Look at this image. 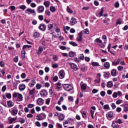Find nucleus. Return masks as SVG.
Masks as SVG:
<instances>
[{"instance_id":"f704fd0d","label":"nucleus","mask_w":128,"mask_h":128,"mask_svg":"<svg viewBox=\"0 0 128 128\" xmlns=\"http://www.w3.org/2000/svg\"><path fill=\"white\" fill-rule=\"evenodd\" d=\"M50 10L52 12H56V7L51 6L50 7Z\"/></svg>"},{"instance_id":"bb28decb","label":"nucleus","mask_w":128,"mask_h":128,"mask_svg":"<svg viewBox=\"0 0 128 128\" xmlns=\"http://www.w3.org/2000/svg\"><path fill=\"white\" fill-rule=\"evenodd\" d=\"M92 64L93 66H100V64L98 62H92Z\"/></svg>"},{"instance_id":"de8ad7c7","label":"nucleus","mask_w":128,"mask_h":128,"mask_svg":"<svg viewBox=\"0 0 128 128\" xmlns=\"http://www.w3.org/2000/svg\"><path fill=\"white\" fill-rule=\"evenodd\" d=\"M36 120H42V119L41 118L40 116L38 114L36 116Z\"/></svg>"},{"instance_id":"20e7f679","label":"nucleus","mask_w":128,"mask_h":128,"mask_svg":"<svg viewBox=\"0 0 128 128\" xmlns=\"http://www.w3.org/2000/svg\"><path fill=\"white\" fill-rule=\"evenodd\" d=\"M59 78L62 79L64 78V76H66V74L64 73V70H61L58 73Z\"/></svg>"},{"instance_id":"774afa93","label":"nucleus","mask_w":128,"mask_h":128,"mask_svg":"<svg viewBox=\"0 0 128 128\" xmlns=\"http://www.w3.org/2000/svg\"><path fill=\"white\" fill-rule=\"evenodd\" d=\"M26 74H25V73H22V74H21V78H26Z\"/></svg>"},{"instance_id":"c756f323","label":"nucleus","mask_w":128,"mask_h":128,"mask_svg":"<svg viewBox=\"0 0 128 128\" xmlns=\"http://www.w3.org/2000/svg\"><path fill=\"white\" fill-rule=\"evenodd\" d=\"M59 120H62L64 119V114H60L58 117Z\"/></svg>"},{"instance_id":"5701e85b","label":"nucleus","mask_w":128,"mask_h":128,"mask_svg":"<svg viewBox=\"0 0 128 128\" xmlns=\"http://www.w3.org/2000/svg\"><path fill=\"white\" fill-rule=\"evenodd\" d=\"M69 44H71V46H78V44L74 42H70Z\"/></svg>"},{"instance_id":"a878e982","label":"nucleus","mask_w":128,"mask_h":128,"mask_svg":"<svg viewBox=\"0 0 128 128\" xmlns=\"http://www.w3.org/2000/svg\"><path fill=\"white\" fill-rule=\"evenodd\" d=\"M81 88L84 90H86V84H84L82 85H81Z\"/></svg>"},{"instance_id":"1a4fd4ad","label":"nucleus","mask_w":128,"mask_h":128,"mask_svg":"<svg viewBox=\"0 0 128 128\" xmlns=\"http://www.w3.org/2000/svg\"><path fill=\"white\" fill-rule=\"evenodd\" d=\"M106 116L108 120H110V118H112L114 116V113L112 112H110L106 114Z\"/></svg>"},{"instance_id":"39448f33","label":"nucleus","mask_w":128,"mask_h":128,"mask_svg":"<svg viewBox=\"0 0 128 128\" xmlns=\"http://www.w3.org/2000/svg\"><path fill=\"white\" fill-rule=\"evenodd\" d=\"M46 26L44 24H41L38 27L39 30H42V32H46Z\"/></svg>"},{"instance_id":"cd10ccee","label":"nucleus","mask_w":128,"mask_h":128,"mask_svg":"<svg viewBox=\"0 0 128 128\" xmlns=\"http://www.w3.org/2000/svg\"><path fill=\"white\" fill-rule=\"evenodd\" d=\"M40 117H41V118L44 120V118H45L46 116V114L44 113H42L40 114H39Z\"/></svg>"},{"instance_id":"c9c22d12","label":"nucleus","mask_w":128,"mask_h":128,"mask_svg":"<svg viewBox=\"0 0 128 128\" xmlns=\"http://www.w3.org/2000/svg\"><path fill=\"white\" fill-rule=\"evenodd\" d=\"M124 112H126L128 111V104H126L124 106Z\"/></svg>"},{"instance_id":"7ed1b4c3","label":"nucleus","mask_w":128,"mask_h":128,"mask_svg":"<svg viewBox=\"0 0 128 128\" xmlns=\"http://www.w3.org/2000/svg\"><path fill=\"white\" fill-rule=\"evenodd\" d=\"M28 12H30V14H32L33 16H36V11L34 10H32L28 8L27 10H26V13L28 14Z\"/></svg>"},{"instance_id":"393cba45","label":"nucleus","mask_w":128,"mask_h":128,"mask_svg":"<svg viewBox=\"0 0 128 128\" xmlns=\"http://www.w3.org/2000/svg\"><path fill=\"white\" fill-rule=\"evenodd\" d=\"M104 68H106L108 69V68H110V62H106L104 64Z\"/></svg>"},{"instance_id":"f03ea898","label":"nucleus","mask_w":128,"mask_h":128,"mask_svg":"<svg viewBox=\"0 0 128 128\" xmlns=\"http://www.w3.org/2000/svg\"><path fill=\"white\" fill-rule=\"evenodd\" d=\"M76 40L78 42H82V32H80L78 34L76 38Z\"/></svg>"},{"instance_id":"6e6552de","label":"nucleus","mask_w":128,"mask_h":128,"mask_svg":"<svg viewBox=\"0 0 128 128\" xmlns=\"http://www.w3.org/2000/svg\"><path fill=\"white\" fill-rule=\"evenodd\" d=\"M40 94L42 96H48V92H46V90H42L40 92Z\"/></svg>"},{"instance_id":"49530a36","label":"nucleus","mask_w":128,"mask_h":128,"mask_svg":"<svg viewBox=\"0 0 128 128\" xmlns=\"http://www.w3.org/2000/svg\"><path fill=\"white\" fill-rule=\"evenodd\" d=\"M58 88H62V85L60 82H58L57 84H56Z\"/></svg>"},{"instance_id":"423d86ee","label":"nucleus","mask_w":128,"mask_h":128,"mask_svg":"<svg viewBox=\"0 0 128 128\" xmlns=\"http://www.w3.org/2000/svg\"><path fill=\"white\" fill-rule=\"evenodd\" d=\"M69 64H70L71 68L72 70L76 71L78 70V66H76V64L72 62H70Z\"/></svg>"},{"instance_id":"9d476101","label":"nucleus","mask_w":128,"mask_h":128,"mask_svg":"<svg viewBox=\"0 0 128 128\" xmlns=\"http://www.w3.org/2000/svg\"><path fill=\"white\" fill-rule=\"evenodd\" d=\"M76 22H76V19L74 18H72L70 22L71 26H74Z\"/></svg>"},{"instance_id":"4c0bfd02","label":"nucleus","mask_w":128,"mask_h":128,"mask_svg":"<svg viewBox=\"0 0 128 128\" xmlns=\"http://www.w3.org/2000/svg\"><path fill=\"white\" fill-rule=\"evenodd\" d=\"M16 120V118H11L10 119V124H12L14 120Z\"/></svg>"},{"instance_id":"09e8293b","label":"nucleus","mask_w":128,"mask_h":128,"mask_svg":"<svg viewBox=\"0 0 128 128\" xmlns=\"http://www.w3.org/2000/svg\"><path fill=\"white\" fill-rule=\"evenodd\" d=\"M50 98L46 99V104H50Z\"/></svg>"},{"instance_id":"72a5a7b5","label":"nucleus","mask_w":128,"mask_h":128,"mask_svg":"<svg viewBox=\"0 0 128 128\" xmlns=\"http://www.w3.org/2000/svg\"><path fill=\"white\" fill-rule=\"evenodd\" d=\"M34 36L36 38H38L40 37V33L36 32L34 34Z\"/></svg>"},{"instance_id":"7c9ffc66","label":"nucleus","mask_w":128,"mask_h":128,"mask_svg":"<svg viewBox=\"0 0 128 128\" xmlns=\"http://www.w3.org/2000/svg\"><path fill=\"white\" fill-rule=\"evenodd\" d=\"M66 10L69 14H72L73 12L72 10V9H70L68 6H67Z\"/></svg>"},{"instance_id":"e2e57ef3","label":"nucleus","mask_w":128,"mask_h":128,"mask_svg":"<svg viewBox=\"0 0 128 128\" xmlns=\"http://www.w3.org/2000/svg\"><path fill=\"white\" fill-rule=\"evenodd\" d=\"M45 12L47 16H50V12L48 10H46Z\"/></svg>"},{"instance_id":"f3484780","label":"nucleus","mask_w":128,"mask_h":128,"mask_svg":"<svg viewBox=\"0 0 128 128\" xmlns=\"http://www.w3.org/2000/svg\"><path fill=\"white\" fill-rule=\"evenodd\" d=\"M38 104L39 106H42L44 104V100L42 98H39L38 100Z\"/></svg>"},{"instance_id":"2f4dec72","label":"nucleus","mask_w":128,"mask_h":128,"mask_svg":"<svg viewBox=\"0 0 128 128\" xmlns=\"http://www.w3.org/2000/svg\"><path fill=\"white\" fill-rule=\"evenodd\" d=\"M82 118H86V112L85 111L82 112Z\"/></svg>"},{"instance_id":"0e129e2a","label":"nucleus","mask_w":128,"mask_h":128,"mask_svg":"<svg viewBox=\"0 0 128 128\" xmlns=\"http://www.w3.org/2000/svg\"><path fill=\"white\" fill-rule=\"evenodd\" d=\"M36 87L37 90H40V88H42V86L40 84H37L36 85Z\"/></svg>"},{"instance_id":"4d7b16f0","label":"nucleus","mask_w":128,"mask_h":128,"mask_svg":"<svg viewBox=\"0 0 128 128\" xmlns=\"http://www.w3.org/2000/svg\"><path fill=\"white\" fill-rule=\"evenodd\" d=\"M79 58H80V60H84V54H80Z\"/></svg>"},{"instance_id":"4be33fe9","label":"nucleus","mask_w":128,"mask_h":128,"mask_svg":"<svg viewBox=\"0 0 128 128\" xmlns=\"http://www.w3.org/2000/svg\"><path fill=\"white\" fill-rule=\"evenodd\" d=\"M18 109H14L12 110V116H16V114H18Z\"/></svg>"},{"instance_id":"9b49d317","label":"nucleus","mask_w":128,"mask_h":128,"mask_svg":"<svg viewBox=\"0 0 128 128\" xmlns=\"http://www.w3.org/2000/svg\"><path fill=\"white\" fill-rule=\"evenodd\" d=\"M36 90L33 88L32 90H30L29 92V96H30L31 98H34V92Z\"/></svg>"},{"instance_id":"79ce46f5","label":"nucleus","mask_w":128,"mask_h":128,"mask_svg":"<svg viewBox=\"0 0 128 128\" xmlns=\"http://www.w3.org/2000/svg\"><path fill=\"white\" fill-rule=\"evenodd\" d=\"M114 7L116 8H120V3L118 2H116L114 4Z\"/></svg>"},{"instance_id":"5fc2aeb1","label":"nucleus","mask_w":128,"mask_h":128,"mask_svg":"<svg viewBox=\"0 0 128 128\" xmlns=\"http://www.w3.org/2000/svg\"><path fill=\"white\" fill-rule=\"evenodd\" d=\"M6 90V86H4L2 88V92H4Z\"/></svg>"},{"instance_id":"37998d69","label":"nucleus","mask_w":128,"mask_h":128,"mask_svg":"<svg viewBox=\"0 0 128 128\" xmlns=\"http://www.w3.org/2000/svg\"><path fill=\"white\" fill-rule=\"evenodd\" d=\"M116 122L117 124H122V120L120 119H118L117 120L115 121Z\"/></svg>"},{"instance_id":"473e14b6","label":"nucleus","mask_w":128,"mask_h":128,"mask_svg":"<svg viewBox=\"0 0 128 128\" xmlns=\"http://www.w3.org/2000/svg\"><path fill=\"white\" fill-rule=\"evenodd\" d=\"M32 46L24 45L22 47V50H26V48H30Z\"/></svg>"},{"instance_id":"338daca9","label":"nucleus","mask_w":128,"mask_h":128,"mask_svg":"<svg viewBox=\"0 0 128 128\" xmlns=\"http://www.w3.org/2000/svg\"><path fill=\"white\" fill-rule=\"evenodd\" d=\"M42 125L43 126L46 127V126H48V122H44L42 124Z\"/></svg>"},{"instance_id":"412c9836","label":"nucleus","mask_w":128,"mask_h":128,"mask_svg":"<svg viewBox=\"0 0 128 128\" xmlns=\"http://www.w3.org/2000/svg\"><path fill=\"white\" fill-rule=\"evenodd\" d=\"M8 104V106H14V102H12V101H8L7 102Z\"/></svg>"},{"instance_id":"6ab92c4d","label":"nucleus","mask_w":128,"mask_h":128,"mask_svg":"<svg viewBox=\"0 0 128 128\" xmlns=\"http://www.w3.org/2000/svg\"><path fill=\"white\" fill-rule=\"evenodd\" d=\"M38 10L39 12H42L44 10V6H39L38 8Z\"/></svg>"},{"instance_id":"3c124183","label":"nucleus","mask_w":128,"mask_h":128,"mask_svg":"<svg viewBox=\"0 0 128 128\" xmlns=\"http://www.w3.org/2000/svg\"><path fill=\"white\" fill-rule=\"evenodd\" d=\"M112 96L113 98H118V92H114L113 94H112Z\"/></svg>"},{"instance_id":"13d9d810","label":"nucleus","mask_w":128,"mask_h":128,"mask_svg":"<svg viewBox=\"0 0 128 128\" xmlns=\"http://www.w3.org/2000/svg\"><path fill=\"white\" fill-rule=\"evenodd\" d=\"M34 104H28V107L29 108H32V107L34 106Z\"/></svg>"},{"instance_id":"bf43d9fd","label":"nucleus","mask_w":128,"mask_h":128,"mask_svg":"<svg viewBox=\"0 0 128 128\" xmlns=\"http://www.w3.org/2000/svg\"><path fill=\"white\" fill-rule=\"evenodd\" d=\"M30 6H32V8H36V4H35L34 2H32L31 4H30Z\"/></svg>"},{"instance_id":"2eb2a0df","label":"nucleus","mask_w":128,"mask_h":128,"mask_svg":"<svg viewBox=\"0 0 128 128\" xmlns=\"http://www.w3.org/2000/svg\"><path fill=\"white\" fill-rule=\"evenodd\" d=\"M110 72H104V76L105 78H110Z\"/></svg>"},{"instance_id":"a211bd4d","label":"nucleus","mask_w":128,"mask_h":128,"mask_svg":"<svg viewBox=\"0 0 128 128\" xmlns=\"http://www.w3.org/2000/svg\"><path fill=\"white\" fill-rule=\"evenodd\" d=\"M112 86H114V84H112V82L109 81L107 82V84H106L107 88H112Z\"/></svg>"},{"instance_id":"a19ab883","label":"nucleus","mask_w":128,"mask_h":128,"mask_svg":"<svg viewBox=\"0 0 128 128\" xmlns=\"http://www.w3.org/2000/svg\"><path fill=\"white\" fill-rule=\"evenodd\" d=\"M20 10H24L26 8V6L24 5H22L20 7Z\"/></svg>"},{"instance_id":"6e6d98bb","label":"nucleus","mask_w":128,"mask_h":128,"mask_svg":"<svg viewBox=\"0 0 128 128\" xmlns=\"http://www.w3.org/2000/svg\"><path fill=\"white\" fill-rule=\"evenodd\" d=\"M52 59L54 60L56 62V60H58V58L56 56L54 55V56H53Z\"/></svg>"},{"instance_id":"603ef678","label":"nucleus","mask_w":128,"mask_h":128,"mask_svg":"<svg viewBox=\"0 0 128 128\" xmlns=\"http://www.w3.org/2000/svg\"><path fill=\"white\" fill-rule=\"evenodd\" d=\"M118 70H124V66H118Z\"/></svg>"},{"instance_id":"864d4df0","label":"nucleus","mask_w":128,"mask_h":128,"mask_svg":"<svg viewBox=\"0 0 128 128\" xmlns=\"http://www.w3.org/2000/svg\"><path fill=\"white\" fill-rule=\"evenodd\" d=\"M100 94L102 96H106V92L104 91H102Z\"/></svg>"},{"instance_id":"f257e3e1","label":"nucleus","mask_w":128,"mask_h":128,"mask_svg":"<svg viewBox=\"0 0 128 128\" xmlns=\"http://www.w3.org/2000/svg\"><path fill=\"white\" fill-rule=\"evenodd\" d=\"M63 88L64 90L68 92H70L74 88V87L72 85L68 84H63Z\"/></svg>"},{"instance_id":"a18cd8bd","label":"nucleus","mask_w":128,"mask_h":128,"mask_svg":"<svg viewBox=\"0 0 128 128\" xmlns=\"http://www.w3.org/2000/svg\"><path fill=\"white\" fill-rule=\"evenodd\" d=\"M35 124L36 126H38V128H40V126H41L40 123L38 121L36 122Z\"/></svg>"},{"instance_id":"b1692460","label":"nucleus","mask_w":128,"mask_h":128,"mask_svg":"<svg viewBox=\"0 0 128 128\" xmlns=\"http://www.w3.org/2000/svg\"><path fill=\"white\" fill-rule=\"evenodd\" d=\"M50 1H45L44 2V6H45L46 8H48V6H50Z\"/></svg>"},{"instance_id":"0eeeda50","label":"nucleus","mask_w":128,"mask_h":128,"mask_svg":"<svg viewBox=\"0 0 128 128\" xmlns=\"http://www.w3.org/2000/svg\"><path fill=\"white\" fill-rule=\"evenodd\" d=\"M23 98H24V97L22 96V94L18 93L17 101L22 102Z\"/></svg>"},{"instance_id":"58836bf2","label":"nucleus","mask_w":128,"mask_h":128,"mask_svg":"<svg viewBox=\"0 0 128 128\" xmlns=\"http://www.w3.org/2000/svg\"><path fill=\"white\" fill-rule=\"evenodd\" d=\"M69 56H70V58H74V52H70L69 53Z\"/></svg>"},{"instance_id":"052dcab7","label":"nucleus","mask_w":128,"mask_h":128,"mask_svg":"<svg viewBox=\"0 0 128 128\" xmlns=\"http://www.w3.org/2000/svg\"><path fill=\"white\" fill-rule=\"evenodd\" d=\"M38 18L40 20H44V16L42 15H40L38 16Z\"/></svg>"},{"instance_id":"8fccbe9b","label":"nucleus","mask_w":128,"mask_h":128,"mask_svg":"<svg viewBox=\"0 0 128 128\" xmlns=\"http://www.w3.org/2000/svg\"><path fill=\"white\" fill-rule=\"evenodd\" d=\"M14 60L15 62H18V56H15Z\"/></svg>"},{"instance_id":"f8f14e48","label":"nucleus","mask_w":128,"mask_h":128,"mask_svg":"<svg viewBox=\"0 0 128 128\" xmlns=\"http://www.w3.org/2000/svg\"><path fill=\"white\" fill-rule=\"evenodd\" d=\"M120 62V59L118 58L116 60L112 62V66H118Z\"/></svg>"},{"instance_id":"4468645a","label":"nucleus","mask_w":128,"mask_h":128,"mask_svg":"<svg viewBox=\"0 0 128 128\" xmlns=\"http://www.w3.org/2000/svg\"><path fill=\"white\" fill-rule=\"evenodd\" d=\"M26 89V85L24 84H20L19 90L21 92H22V90H24Z\"/></svg>"},{"instance_id":"e433bc0d","label":"nucleus","mask_w":128,"mask_h":128,"mask_svg":"<svg viewBox=\"0 0 128 128\" xmlns=\"http://www.w3.org/2000/svg\"><path fill=\"white\" fill-rule=\"evenodd\" d=\"M9 10H12V11H14L16 10V6H10Z\"/></svg>"},{"instance_id":"aec40b11","label":"nucleus","mask_w":128,"mask_h":128,"mask_svg":"<svg viewBox=\"0 0 128 128\" xmlns=\"http://www.w3.org/2000/svg\"><path fill=\"white\" fill-rule=\"evenodd\" d=\"M42 50H44L42 47L40 46L37 52V54H40L42 52Z\"/></svg>"},{"instance_id":"c85d7f7f","label":"nucleus","mask_w":128,"mask_h":128,"mask_svg":"<svg viewBox=\"0 0 128 128\" xmlns=\"http://www.w3.org/2000/svg\"><path fill=\"white\" fill-rule=\"evenodd\" d=\"M36 84V80H32L30 83L29 84V86L32 88Z\"/></svg>"},{"instance_id":"680f3d73","label":"nucleus","mask_w":128,"mask_h":128,"mask_svg":"<svg viewBox=\"0 0 128 128\" xmlns=\"http://www.w3.org/2000/svg\"><path fill=\"white\" fill-rule=\"evenodd\" d=\"M56 126L58 128H62V126L60 124L56 123Z\"/></svg>"},{"instance_id":"ddd939ff","label":"nucleus","mask_w":128,"mask_h":128,"mask_svg":"<svg viewBox=\"0 0 128 128\" xmlns=\"http://www.w3.org/2000/svg\"><path fill=\"white\" fill-rule=\"evenodd\" d=\"M112 126L113 128H118L119 126L118 124V123L116 121H113L112 122Z\"/></svg>"},{"instance_id":"69168bd1","label":"nucleus","mask_w":128,"mask_h":128,"mask_svg":"<svg viewBox=\"0 0 128 128\" xmlns=\"http://www.w3.org/2000/svg\"><path fill=\"white\" fill-rule=\"evenodd\" d=\"M98 92V90H96V89H94L92 90V94H96V92Z\"/></svg>"},{"instance_id":"dca6fc26","label":"nucleus","mask_w":128,"mask_h":128,"mask_svg":"<svg viewBox=\"0 0 128 128\" xmlns=\"http://www.w3.org/2000/svg\"><path fill=\"white\" fill-rule=\"evenodd\" d=\"M111 75L112 76H116V70L112 69L111 70Z\"/></svg>"},{"instance_id":"ea45409f","label":"nucleus","mask_w":128,"mask_h":128,"mask_svg":"<svg viewBox=\"0 0 128 128\" xmlns=\"http://www.w3.org/2000/svg\"><path fill=\"white\" fill-rule=\"evenodd\" d=\"M52 28H54V25H52V24H50L48 25V28L49 30H52Z\"/></svg>"},{"instance_id":"c03bdc74","label":"nucleus","mask_w":128,"mask_h":128,"mask_svg":"<svg viewBox=\"0 0 128 128\" xmlns=\"http://www.w3.org/2000/svg\"><path fill=\"white\" fill-rule=\"evenodd\" d=\"M104 110H108L110 108V106L108 104H106L104 106Z\"/></svg>"}]
</instances>
